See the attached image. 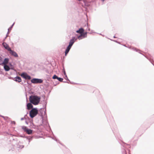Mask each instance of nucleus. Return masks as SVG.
<instances>
[{
  "instance_id": "obj_6",
  "label": "nucleus",
  "mask_w": 154,
  "mask_h": 154,
  "mask_svg": "<svg viewBox=\"0 0 154 154\" xmlns=\"http://www.w3.org/2000/svg\"><path fill=\"white\" fill-rule=\"evenodd\" d=\"M76 40V39L75 37H73L70 40L68 46L71 47L72 46L75 42V41Z\"/></svg>"
},
{
  "instance_id": "obj_7",
  "label": "nucleus",
  "mask_w": 154,
  "mask_h": 154,
  "mask_svg": "<svg viewBox=\"0 0 154 154\" xmlns=\"http://www.w3.org/2000/svg\"><path fill=\"white\" fill-rule=\"evenodd\" d=\"M9 51H10V54L12 55L15 57H18V55L15 52L12 50L11 49Z\"/></svg>"
},
{
  "instance_id": "obj_14",
  "label": "nucleus",
  "mask_w": 154,
  "mask_h": 154,
  "mask_svg": "<svg viewBox=\"0 0 154 154\" xmlns=\"http://www.w3.org/2000/svg\"><path fill=\"white\" fill-rule=\"evenodd\" d=\"M8 62V59L6 58H5L2 63V64H4V65H6Z\"/></svg>"
},
{
  "instance_id": "obj_12",
  "label": "nucleus",
  "mask_w": 154,
  "mask_h": 154,
  "mask_svg": "<svg viewBox=\"0 0 154 154\" xmlns=\"http://www.w3.org/2000/svg\"><path fill=\"white\" fill-rule=\"evenodd\" d=\"M84 31V29L82 28H81L79 29V30H77L76 32L78 33H79L81 34Z\"/></svg>"
},
{
  "instance_id": "obj_8",
  "label": "nucleus",
  "mask_w": 154,
  "mask_h": 154,
  "mask_svg": "<svg viewBox=\"0 0 154 154\" xmlns=\"http://www.w3.org/2000/svg\"><path fill=\"white\" fill-rule=\"evenodd\" d=\"M87 32H85L83 33V32L78 37V38L79 39H81V37L82 36L83 37V38L86 37L87 36Z\"/></svg>"
},
{
  "instance_id": "obj_5",
  "label": "nucleus",
  "mask_w": 154,
  "mask_h": 154,
  "mask_svg": "<svg viewBox=\"0 0 154 154\" xmlns=\"http://www.w3.org/2000/svg\"><path fill=\"white\" fill-rule=\"evenodd\" d=\"M21 76L22 77L26 79L30 80L31 79V77L28 75L26 73H22L21 75Z\"/></svg>"
},
{
  "instance_id": "obj_15",
  "label": "nucleus",
  "mask_w": 154,
  "mask_h": 154,
  "mask_svg": "<svg viewBox=\"0 0 154 154\" xmlns=\"http://www.w3.org/2000/svg\"><path fill=\"white\" fill-rule=\"evenodd\" d=\"M4 68L6 71H9L10 69L9 66L6 65H4Z\"/></svg>"
},
{
  "instance_id": "obj_17",
  "label": "nucleus",
  "mask_w": 154,
  "mask_h": 154,
  "mask_svg": "<svg viewBox=\"0 0 154 154\" xmlns=\"http://www.w3.org/2000/svg\"><path fill=\"white\" fill-rule=\"evenodd\" d=\"M57 79L60 82H62L63 80V79L60 78L58 77Z\"/></svg>"
},
{
  "instance_id": "obj_10",
  "label": "nucleus",
  "mask_w": 154,
  "mask_h": 154,
  "mask_svg": "<svg viewBox=\"0 0 154 154\" xmlns=\"http://www.w3.org/2000/svg\"><path fill=\"white\" fill-rule=\"evenodd\" d=\"M27 109L28 110H30L31 109H32L33 107V105H32V103H28L26 105Z\"/></svg>"
},
{
  "instance_id": "obj_13",
  "label": "nucleus",
  "mask_w": 154,
  "mask_h": 154,
  "mask_svg": "<svg viewBox=\"0 0 154 154\" xmlns=\"http://www.w3.org/2000/svg\"><path fill=\"white\" fill-rule=\"evenodd\" d=\"M71 47L68 46L67 48L66 51H65V55L66 56L67 55V54H68V52H69L70 49Z\"/></svg>"
},
{
  "instance_id": "obj_1",
  "label": "nucleus",
  "mask_w": 154,
  "mask_h": 154,
  "mask_svg": "<svg viewBox=\"0 0 154 154\" xmlns=\"http://www.w3.org/2000/svg\"><path fill=\"white\" fill-rule=\"evenodd\" d=\"M29 99L31 103L34 105H36L39 103L41 98L40 97L36 95H31L29 97Z\"/></svg>"
},
{
  "instance_id": "obj_11",
  "label": "nucleus",
  "mask_w": 154,
  "mask_h": 154,
  "mask_svg": "<svg viewBox=\"0 0 154 154\" xmlns=\"http://www.w3.org/2000/svg\"><path fill=\"white\" fill-rule=\"evenodd\" d=\"M14 80L19 82L21 81V79L20 77L19 76H17L16 77L14 78Z\"/></svg>"
},
{
  "instance_id": "obj_18",
  "label": "nucleus",
  "mask_w": 154,
  "mask_h": 154,
  "mask_svg": "<svg viewBox=\"0 0 154 154\" xmlns=\"http://www.w3.org/2000/svg\"><path fill=\"white\" fill-rule=\"evenodd\" d=\"M2 58L1 56H0V62H1L2 61Z\"/></svg>"
},
{
  "instance_id": "obj_16",
  "label": "nucleus",
  "mask_w": 154,
  "mask_h": 154,
  "mask_svg": "<svg viewBox=\"0 0 154 154\" xmlns=\"http://www.w3.org/2000/svg\"><path fill=\"white\" fill-rule=\"evenodd\" d=\"M58 77L56 75H54L52 77L54 79H57Z\"/></svg>"
},
{
  "instance_id": "obj_19",
  "label": "nucleus",
  "mask_w": 154,
  "mask_h": 154,
  "mask_svg": "<svg viewBox=\"0 0 154 154\" xmlns=\"http://www.w3.org/2000/svg\"><path fill=\"white\" fill-rule=\"evenodd\" d=\"M64 75L66 74V72H65V71H64Z\"/></svg>"
},
{
  "instance_id": "obj_9",
  "label": "nucleus",
  "mask_w": 154,
  "mask_h": 154,
  "mask_svg": "<svg viewBox=\"0 0 154 154\" xmlns=\"http://www.w3.org/2000/svg\"><path fill=\"white\" fill-rule=\"evenodd\" d=\"M3 46L7 49L8 51H9L11 49V48L9 47L8 45L5 42H3L2 44Z\"/></svg>"
},
{
  "instance_id": "obj_2",
  "label": "nucleus",
  "mask_w": 154,
  "mask_h": 154,
  "mask_svg": "<svg viewBox=\"0 0 154 154\" xmlns=\"http://www.w3.org/2000/svg\"><path fill=\"white\" fill-rule=\"evenodd\" d=\"M38 113V110L36 108H33L30 112L29 115L30 117L32 118L36 116Z\"/></svg>"
},
{
  "instance_id": "obj_3",
  "label": "nucleus",
  "mask_w": 154,
  "mask_h": 154,
  "mask_svg": "<svg viewBox=\"0 0 154 154\" xmlns=\"http://www.w3.org/2000/svg\"><path fill=\"white\" fill-rule=\"evenodd\" d=\"M31 82L33 83H42V80L41 79H33L31 80Z\"/></svg>"
},
{
  "instance_id": "obj_4",
  "label": "nucleus",
  "mask_w": 154,
  "mask_h": 154,
  "mask_svg": "<svg viewBox=\"0 0 154 154\" xmlns=\"http://www.w3.org/2000/svg\"><path fill=\"white\" fill-rule=\"evenodd\" d=\"M22 129L29 134H31L32 133V130L31 129H28L26 126H23Z\"/></svg>"
}]
</instances>
